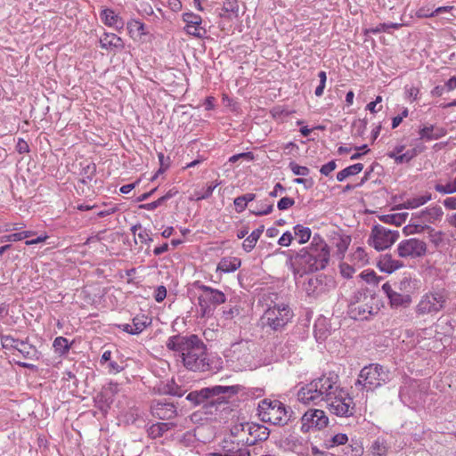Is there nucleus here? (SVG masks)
Segmentation results:
<instances>
[{"instance_id": "1", "label": "nucleus", "mask_w": 456, "mask_h": 456, "mask_svg": "<svg viewBox=\"0 0 456 456\" xmlns=\"http://www.w3.org/2000/svg\"><path fill=\"white\" fill-rule=\"evenodd\" d=\"M166 346L178 354L183 365L188 370L202 372L209 369L207 346L198 335L171 336L167 338Z\"/></svg>"}, {"instance_id": "2", "label": "nucleus", "mask_w": 456, "mask_h": 456, "mask_svg": "<svg viewBox=\"0 0 456 456\" xmlns=\"http://www.w3.org/2000/svg\"><path fill=\"white\" fill-rule=\"evenodd\" d=\"M288 261L295 276L302 277L304 273L326 268L330 261V248L319 234H314L310 246L290 256Z\"/></svg>"}, {"instance_id": "3", "label": "nucleus", "mask_w": 456, "mask_h": 456, "mask_svg": "<svg viewBox=\"0 0 456 456\" xmlns=\"http://www.w3.org/2000/svg\"><path fill=\"white\" fill-rule=\"evenodd\" d=\"M341 387L338 376L333 373L322 375L302 387L297 394V400L304 404L319 405L330 400Z\"/></svg>"}, {"instance_id": "4", "label": "nucleus", "mask_w": 456, "mask_h": 456, "mask_svg": "<svg viewBox=\"0 0 456 456\" xmlns=\"http://www.w3.org/2000/svg\"><path fill=\"white\" fill-rule=\"evenodd\" d=\"M238 391L237 386H214L191 391L186 399L194 406L202 405L207 412L212 413V408L216 411L221 405L228 403L229 398Z\"/></svg>"}, {"instance_id": "5", "label": "nucleus", "mask_w": 456, "mask_h": 456, "mask_svg": "<svg viewBox=\"0 0 456 456\" xmlns=\"http://www.w3.org/2000/svg\"><path fill=\"white\" fill-rule=\"evenodd\" d=\"M379 312V299L368 289L354 292L348 305V314L354 320H369Z\"/></svg>"}, {"instance_id": "6", "label": "nucleus", "mask_w": 456, "mask_h": 456, "mask_svg": "<svg viewBox=\"0 0 456 456\" xmlns=\"http://www.w3.org/2000/svg\"><path fill=\"white\" fill-rule=\"evenodd\" d=\"M390 380L391 371L387 368L379 363H370L360 370L354 386L362 390L372 392Z\"/></svg>"}, {"instance_id": "7", "label": "nucleus", "mask_w": 456, "mask_h": 456, "mask_svg": "<svg viewBox=\"0 0 456 456\" xmlns=\"http://www.w3.org/2000/svg\"><path fill=\"white\" fill-rule=\"evenodd\" d=\"M258 415L264 422L285 426L291 419L293 411L279 400L264 399L258 404Z\"/></svg>"}, {"instance_id": "8", "label": "nucleus", "mask_w": 456, "mask_h": 456, "mask_svg": "<svg viewBox=\"0 0 456 456\" xmlns=\"http://www.w3.org/2000/svg\"><path fill=\"white\" fill-rule=\"evenodd\" d=\"M293 312L285 303L269 305L260 318L262 328L281 331L293 318Z\"/></svg>"}, {"instance_id": "9", "label": "nucleus", "mask_w": 456, "mask_h": 456, "mask_svg": "<svg viewBox=\"0 0 456 456\" xmlns=\"http://www.w3.org/2000/svg\"><path fill=\"white\" fill-rule=\"evenodd\" d=\"M194 286L202 291V293L198 297L200 317L205 318L212 316L215 308L225 302V295L216 289L200 284V281H196Z\"/></svg>"}, {"instance_id": "10", "label": "nucleus", "mask_w": 456, "mask_h": 456, "mask_svg": "<svg viewBox=\"0 0 456 456\" xmlns=\"http://www.w3.org/2000/svg\"><path fill=\"white\" fill-rule=\"evenodd\" d=\"M325 403L330 412L338 417L348 418L355 412L354 400L343 387H339Z\"/></svg>"}, {"instance_id": "11", "label": "nucleus", "mask_w": 456, "mask_h": 456, "mask_svg": "<svg viewBox=\"0 0 456 456\" xmlns=\"http://www.w3.org/2000/svg\"><path fill=\"white\" fill-rule=\"evenodd\" d=\"M446 299L447 296L444 290L427 293L421 297L416 312L420 315L436 314L444 307Z\"/></svg>"}, {"instance_id": "12", "label": "nucleus", "mask_w": 456, "mask_h": 456, "mask_svg": "<svg viewBox=\"0 0 456 456\" xmlns=\"http://www.w3.org/2000/svg\"><path fill=\"white\" fill-rule=\"evenodd\" d=\"M398 231H391L382 225H374L368 243L375 249L380 251L391 247L399 238Z\"/></svg>"}, {"instance_id": "13", "label": "nucleus", "mask_w": 456, "mask_h": 456, "mask_svg": "<svg viewBox=\"0 0 456 456\" xmlns=\"http://www.w3.org/2000/svg\"><path fill=\"white\" fill-rule=\"evenodd\" d=\"M334 287L335 282L333 279L324 274L309 277L303 284L304 290L307 296L314 297L330 291Z\"/></svg>"}, {"instance_id": "14", "label": "nucleus", "mask_w": 456, "mask_h": 456, "mask_svg": "<svg viewBox=\"0 0 456 456\" xmlns=\"http://www.w3.org/2000/svg\"><path fill=\"white\" fill-rule=\"evenodd\" d=\"M301 431L307 433L310 431L322 430L329 424V418L322 410L311 409L305 412L301 418Z\"/></svg>"}, {"instance_id": "15", "label": "nucleus", "mask_w": 456, "mask_h": 456, "mask_svg": "<svg viewBox=\"0 0 456 456\" xmlns=\"http://www.w3.org/2000/svg\"><path fill=\"white\" fill-rule=\"evenodd\" d=\"M397 252L401 257H419L426 254L427 244L416 238L403 240L398 244Z\"/></svg>"}, {"instance_id": "16", "label": "nucleus", "mask_w": 456, "mask_h": 456, "mask_svg": "<svg viewBox=\"0 0 456 456\" xmlns=\"http://www.w3.org/2000/svg\"><path fill=\"white\" fill-rule=\"evenodd\" d=\"M255 344L251 340H240L231 346L230 356L239 362L240 365L250 363L252 360V348Z\"/></svg>"}, {"instance_id": "17", "label": "nucleus", "mask_w": 456, "mask_h": 456, "mask_svg": "<svg viewBox=\"0 0 456 456\" xmlns=\"http://www.w3.org/2000/svg\"><path fill=\"white\" fill-rule=\"evenodd\" d=\"M209 456H250L249 450L239 442L224 439L219 452L209 453Z\"/></svg>"}, {"instance_id": "18", "label": "nucleus", "mask_w": 456, "mask_h": 456, "mask_svg": "<svg viewBox=\"0 0 456 456\" xmlns=\"http://www.w3.org/2000/svg\"><path fill=\"white\" fill-rule=\"evenodd\" d=\"M183 20L186 23L184 31L191 36L197 38H203L207 34V30L202 28V19L200 15L193 12H184L183 14Z\"/></svg>"}, {"instance_id": "19", "label": "nucleus", "mask_w": 456, "mask_h": 456, "mask_svg": "<svg viewBox=\"0 0 456 456\" xmlns=\"http://www.w3.org/2000/svg\"><path fill=\"white\" fill-rule=\"evenodd\" d=\"M382 290L388 297L390 305L393 308H405L408 307L411 303V295L406 293L403 294L394 289L392 284L388 281L382 285Z\"/></svg>"}, {"instance_id": "20", "label": "nucleus", "mask_w": 456, "mask_h": 456, "mask_svg": "<svg viewBox=\"0 0 456 456\" xmlns=\"http://www.w3.org/2000/svg\"><path fill=\"white\" fill-rule=\"evenodd\" d=\"M151 411V414L159 419H171L177 415L176 406L166 401H154Z\"/></svg>"}, {"instance_id": "21", "label": "nucleus", "mask_w": 456, "mask_h": 456, "mask_svg": "<svg viewBox=\"0 0 456 456\" xmlns=\"http://www.w3.org/2000/svg\"><path fill=\"white\" fill-rule=\"evenodd\" d=\"M403 266V262L395 259L390 254L380 256L378 261V267L379 270L387 273H392Z\"/></svg>"}, {"instance_id": "22", "label": "nucleus", "mask_w": 456, "mask_h": 456, "mask_svg": "<svg viewBox=\"0 0 456 456\" xmlns=\"http://www.w3.org/2000/svg\"><path fill=\"white\" fill-rule=\"evenodd\" d=\"M100 45L106 50H122L125 47L122 38L113 33H104L100 38Z\"/></svg>"}, {"instance_id": "23", "label": "nucleus", "mask_w": 456, "mask_h": 456, "mask_svg": "<svg viewBox=\"0 0 456 456\" xmlns=\"http://www.w3.org/2000/svg\"><path fill=\"white\" fill-rule=\"evenodd\" d=\"M443 216V210L440 207H433L412 214L411 219H419L423 222L433 223Z\"/></svg>"}, {"instance_id": "24", "label": "nucleus", "mask_w": 456, "mask_h": 456, "mask_svg": "<svg viewBox=\"0 0 456 456\" xmlns=\"http://www.w3.org/2000/svg\"><path fill=\"white\" fill-rule=\"evenodd\" d=\"M16 351L28 360L37 361L41 357V353L37 346L28 343V338L20 343Z\"/></svg>"}, {"instance_id": "25", "label": "nucleus", "mask_w": 456, "mask_h": 456, "mask_svg": "<svg viewBox=\"0 0 456 456\" xmlns=\"http://www.w3.org/2000/svg\"><path fill=\"white\" fill-rule=\"evenodd\" d=\"M447 131L444 127H436L431 125L424 126L419 132V138L426 141L438 140L446 134Z\"/></svg>"}, {"instance_id": "26", "label": "nucleus", "mask_w": 456, "mask_h": 456, "mask_svg": "<svg viewBox=\"0 0 456 456\" xmlns=\"http://www.w3.org/2000/svg\"><path fill=\"white\" fill-rule=\"evenodd\" d=\"M248 434L253 437L251 444H256L258 441H265L268 439L270 431L261 424L251 423L248 426Z\"/></svg>"}, {"instance_id": "27", "label": "nucleus", "mask_w": 456, "mask_h": 456, "mask_svg": "<svg viewBox=\"0 0 456 456\" xmlns=\"http://www.w3.org/2000/svg\"><path fill=\"white\" fill-rule=\"evenodd\" d=\"M175 427L172 422H158L152 424L147 428V434L151 439H157L161 437L167 431L170 430Z\"/></svg>"}, {"instance_id": "28", "label": "nucleus", "mask_w": 456, "mask_h": 456, "mask_svg": "<svg viewBox=\"0 0 456 456\" xmlns=\"http://www.w3.org/2000/svg\"><path fill=\"white\" fill-rule=\"evenodd\" d=\"M239 4L238 0H224L223 7L219 12L221 18L232 19L238 17Z\"/></svg>"}, {"instance_id": "29", "label": "nucleus", "mask_w": 456, "mask_h": 456, "mask_svg": "<svg viewBox=\"0 0 456 456\" xmlns=\"http://www.w3.org/2000/svg\"><path fill=\"white\" fill-rule=\"evenodd\" d=\"M432 199L431 194L427 192L425 195L414 197L406 200L404 202L399 205L400 209H413L420 206L425 205L428 201Z\"/></svg>"}, {"instance_id": "30", "label": "nucleus", "mask_w": 456, "mask_h": 456, "mask_svg": "<svg viewBox=\"0 0 456 456\" xmlns=\"http://www.w3.org/2000/svg\"><path fill=\"white\" fill-rule=\"evenodd\" d=\"M241 261L238 257H224L217 265V270L223 273H232L240 267Z\"/></svg>"}, {"instance_id": "31", "label": "nucleus", "mask_w": 456, "mask_h": 456, "mask_svg": "<svg viewBox=\"0 0 456 456\" xmlns=\"http://www.w3.org/2000/svg\"><path fill=\"white\" fill-rule=\"evenodd\" d=\"M265 226L260 225L258 228L255 229L242 243V248L246 252H250L256 245L257 240L261 237L264 232Z\"/></svg>"}, {"instance_id": "32", "label": "nucleus", "mask_w": 456, "mask_h": 456, "mask_svg": "<svg viewBox=\"0 0 456 456\" xmlns=\"http://www.w3.org/2000/svg\"><path fill=\"white\" fill-rule=\"evenodd\" d=\"M101 18L105 25L115 28H122L124 23L121 19L110 9H104L101 12Z\"/></svg>"}, {"instance_id": "33", "label": "nucleus", "mask_w": 456, "mask_h": 456, "mask_svg": "<svg viewBox=\"0 0 456 456\" xmlns=\"http://www.w3.org/2000/svg\"><path fill=\"white\" fill-rule=\"evenodd\" d=\"M392 286L394 289L409 295H411L414 289L413 281L409 276H403L400 281L394 282Z\"/></svg>"}, {"instance_id": "34", "label": "nucleus", "mask_w": 456, "mask_h": 456, "mask_svg": "<svg viewBox=\"0 0 456 456\" xmlns=\"http://www.w3.org/2000/svg\"><path fill=\"white\" fill-rule=\"evenodd\" d=\"M273 210V203L269 201L268 199L258 201L253 209H250V213L256 216H262L269 215Z\"/></svg>"}, {"instance_id": "35", "label": "nucleus", "mask_w": 456, "mask_h": 456, "mask_svg": "<svg viewBox=\"0 0 456 456\" xmlns=\"http://www.w3.org/2000/svg\"><path fill=\"white\" fill-rule=\"evenodd\" d=\"M362 169L363 165L362 163L351 165L337 174V180L338 182H343L347 177L359 174Z\"/></svg>"}, {"instance_id": "36", "label": "nucleus", "mask_w": 456, "mask_h": 456, "mask_svg": "<svg viewBox=\"0 0 456 456\" xmlns=\"http://www.w3.org/2000/svg\"><path fill=\"white\" fill-rule=\"evenodd\" d=\"M161 392L165 395H170L177 397L183 395L184 391L173 379L165 384Z\"/></svg>"}, {"instance_id": "37", "label": "nucleus", "mask_w": 456, "mask_h": 456, "mask_svg": "<svg viewBox=\"0 0 456 456\" xmlns=\"http://www.w3.org/2000/svg\"><path fill=\"white\" fill-rule=\"evenodd\" d=\"M388 446L384 440L377 439L370 446L371 456H387Z\"/></svg>"}, {"instance_id": "38", "label": "nucleus", "mask_w": 456, "mask_h": 456, "mask_svg": "<svg viewBox=\"0 0 456 456\" xmlns=\"http://www.w3.org/2000/svg\"><path fill=\"white\" fill-rule=\"evenodd\" d=\"M0 339L3 348L7 350H17L18 346H20V343L23 341L21 339L15 338L11 335L4 334H0Z\"/></svg>"}, {"instance_id": "39", "label": "nucleus", "mask_w": 456, "mask_h": 456, "mask_svg": "<svg viewBox=\"0 0 456 456\" xmlns=\"http://www.w3.org/2000/svg\"><path fill=\"white\" fill-rule=\"evenodd\" d=\"M351 242L350 236H339L336 241L337 255L339 259H342L345 256L346 251Z\"/></svg>"}, {"instance_id": "40", "label": "nucleus", "mask_w": 456, "mask_h": 456, "mask_svg": "<svg viewBox=\"0 0 456 456\" xmlns=\"http://www.w3.org/2000/svg\"><path fill=\"white\" fill-rule=\"evenodd\" d=\"M294 232L297 237H298V242L300 244H304L307 242L311 238V229L308 227H305L301 224H297L294 226Z\"/></svg>"}, {"instance_id": "41", "label": "nucleus", "mask_w": 456, "mask_h": 456, "mask_svg": "<svg viewBox=\"0 0 456 456\" xmlns=\"http://www.w3.org/2000/svg\"><path fill=\"white\" fill-rule=\"evenodd\" d=\"M35 232L33 231H24L20 232H15L12 234L5 235L1 238V242L4 241H20L27 238H30L35 235Z\"/></svg>"}, {"instance_id": "42", "label": "nucleus", "mask_w": 456, "mask_h": 456, "mask_svg": "<svg viewBox=\"0 0 456 456\" xmlns=\"http://www.w3.org/2000/svg\"><path fill=\"white\" fill-rule=\"evenodd\" d=\"M53 346L55 352L60 354H64L69 350V341L64 337H57L53 341Z\"/></svg>"}, {"instance_id": "43", "label": "nucleus", "mask_w": 456, "mask_h": 456, "mask_svg": "<svg viewBox=\"0 0 456 456\" xmlns=\"http://www.w3.org/2000/svg\"><path fill=\"white\" fill-rule=\"evenodd\" d=\"M435 189L436 191L443 193V194H452L456 192V178L453 182L449 183L445 185L437 183L435 186Z\"/></svg>"}, {"instance_id": "44", "label": "nucleus", "mask_w": 456, "mask_h": 456, "mask_svg": "<svg viewBox=\"0 0 456 456\" xmlns=\"http://www.w3.org/2000/svg\"><path fill=\"white\" fill-rule=\"evenodd\" d=\"M218 185H219V183H216L215 184H210L207 188L202 189V191H196L195 192L196 200H202L208 199L212 195L216 187Z\"/></svg>"}, {"instance_id": "45", "label": "nucleus", "mask_w": 456, "mask_h": 456, "mask_svg": "<svg viewBox=\"0 0 456 456\" xmlns=\"http://www.w3.org/2000/svg\"><path fill=\"white\" fill-rule=\"evenodd\" d=\"M419 220V219H416V220L411 219V224H409L408 226H406L404 229L408 230L409 233H420V232H423L426 229H430V227L428 225H423L421 224H419L418 223Z\"/></svg>"}, {"instance_id": "46", "label": "nucleus", "mask_w": 456, "mask_h": 456, "mask_svg": "<svg viewBox=\"0 0 456 456\" xmlns=\"http://www.w3.org/2000/svg\"><path fill=\"white\" fill-rule=\"evenodd\" d=\"M291 172L295 175H302V176H306L309 175L310 173V170L307 167H304V166H299L298 164H297L296 162L294 161H291L289 165Z\"/></svg>"}, {"instance_id": "47", "label": "nucleus", "mask_w": 456, "mask_h": 456, "mask_svg": "<svg viewBox=\"0 0 456 456\" xmlns=\"http://www.w3.org/2000/svg\"><path fill=\"white\" fill-rule=\"evenodd\" d=\"M127 28L129 29L130 33H137L138 35L145 34L144 24L140 20H134L128 22Z\"/></svg>"}, {"instance_id": "48", "label": "nucleus", "mask_w": 456, "mask_h": 456, "mask_svg": "<svg viewBox=\"0 0 456 456\" xmlns=\"http://www.w3.org/2000/svg\"><path fill=\"white\" fill-rule=\"evenodd\" d=\"M318 77L320 79L319 86L315 88L314 94L317 97H321L323 94L324 88L327 81V74L325 71H320L318 73Z\"/></svg>"}, {"instance_id": "49", "label": "nucleus", "mask_w": 456, "mask_h": 456, "mask_svg": "<svg viewBox=\"0 0 456 456\" xmlns=\"http://www.w3.org/2000/svg\"><path fill=\"white\" fill-rule=\"evenodd\" d=\"M452 8V7H451V6H441V7L436 8L434 12H432L430 13L424 12V11L422 9H420L418 11L417 15H418V17H434L440 13L446 12L449 10H451Z\"/></svg>"}, {"instance_id": "50", "label": "nucleus", "mask_w": 456, "mask_h": 456, "mask_svg": "<svg viewBox=\"0 0 456 456\" xmlns=\"http://www.w3.org/2000/svg\"><path fill=\"white\" fill-rule=\"evenodd\" d=\"M240 314V308L238 305L230 306L228 309H224L223 317L225 320H232L234 317Z\"/></svg>"}, {"instance_id": "51", "label": "nucleus", "mask_w": 456, "mask_h": 456, "mask_svg": "<svg viewBox=\"0 0 456 456\" xmlns=\"http://www.w3.org/2000/svg\"><path fill=\"white\" fill-rule=\"evenodd\" d=\"M407 216V213L402 215H387L383 216L382 220L386 223L396 224L399 225L403 221V217H405Z\"/></svg>"}, {"instance_id": "52", "label": "nucleus", "mask_w": 456, "mask_h": 456, "mask_svg": "<svg viewBox=\"0 0 456 456\" xmlns=\"http://www.w3.org/2000/svg\"><path fill=\"white\" fill-rule=\"evenodd\" d=\"M294 204L295 200L292 198L283 197L278 201L277 208L279 210H286L291 208Z\"/></svg>"}, {"instance_id": "53", "label": "nucleus", "mask_w": 456, "mask_h": 456, "mask_svg": "<svg viewBox=\"0 0 456 456\" xmlns=\"http://www.w3.org/2000/svg\"><path fill=\"white\" fill-rule=\"evenodd\" d=\"M133 331L135 335L140 334L147 326L145 322H142L139 317L133 319Z\"/></svg>"}, {"instance_id": "54", "label": "nucleus", "mask_w": 456, "mask_h": 456, "mask_svg": "<svg viewBox=\"0 0 456 456\" xmlns=\"http://www.w3.org/2000/svg\"><path fill=\"white\" fill-rule=\"evenodd\" d=\"M347 441V436L346 434L339 433L332 436L331 446L346 444Z\"/></svg>"}, {"instance_id": "55", "label": "nucleus", "mask_w": 456, "mask_h": 456, "mask_svg": "<svg viewBox=\"0 0 456 456\" xmlns=\"http://www.w3.org/2000/svg\"><path fill=\"white\" fill-rule=\"evenodd\" d=\"M240 159H245L247 160H253L254 154L251 151L235 154V155H232V157H230L229 162L235 163Z\"/></svg>"}, {"instance_id": "56", "label": "nucleus", "mask_w": 456, "mask_h": 456, "mask_svg": "<svg viewBox=\"0 0 456 456\" xmlns=\"http://www.w3.org/2000/svg\"><path fill=\"white\" fill-rule=\"evenodd\" d=\"M336 167H337L336 161L331 160V161L328 162L327 164L323 165L321 167L320 172L322 175L328 176L332 171H334L336 169Z\"/></svg>"}, {"instance_id": "57", "label": "nucleus", "mask_w": 456, "mask_h": 456, "mask_svg": "<svg viewBox=\"0 0 456 456\" xmlns=\"http://www.w3.org/2000/svg\"><path fill=\"white\" fill-rule=\"evenodd\" d=\"M293 240V235L290 232H284L278 240V244L282 247H288L290 245Z\"/></svg>"}, {"instance_id": "58", "label": "nucleus", "mask_w": 456, "mask_h": 456, "mask_svg": "<svg viewBox=\"0 0 456 456\" xmlns=\"http://www.w3.org/2000/svg\"><path fill=\"white\" fill-rule=\"evenodd\" d=\"M163 203L164 202L161 200V199L159 198L157 200L152 201L151 203L142 204L139 206V208L142 209L151 211L161 206Z\"/></svg>"}, {"instance_id": "59", "label": "nucleus", "mask_w": 456, "mask_h": 456, "mask_svg": "<svg viewBox=\"0 0 456 456\" xmlns=\"http://www.w3.org/2000/svg\"><path fill=\"white\" fill-rule=\"evenodd\" d=\"M167 297V289L164 286H159L155 292V300L157 302H162Z\"/></svg>"}, {"instance_id": "60", "label": "nucleus", "mask_w": 456, "mask_h": 456, "mask_svg": "<svg viewBox=\"0 0 456 456\" xmlns=\"http://www.w3.org/2000/svg\"><path fill=\"white\" fill-rule=\"evenodd\" d=\"M16 150L20 154L26 153L29 151V146L25 140L20 138L16 145Z\"/></svg>"}, {"instance_id": "61", "label": "nucleus", "mask_w": 456, "mask_h": 456, "mask_svg": "<svg viewBox=\"0 0 456 456\" xmlns=\"http://www.w3.org/2000/svg\"><path fill=\"white\" fill-rule=\"evenodd\" d=\"M233 203L236 208L237 213L243 212L247 208V204L245 203L241 196L235 198Z\"/></svg>"}, {"instance_id": "62", "label": "nucleus", "mask_w": 456, "mask_h": 456, "mask_svg": "<svg viewBox=\"0 0 456 456\" xmlns=\"http://www.w3.org/2000/svg\"><path fill=\"white\" fill-rule=\"evenodd\" d=\"M158 157L160 163V168L159 169L158 173H163L169 167V159L167 158L166 159L162 152H159Z\"/></svg>"}, {"instance_id": "63", "label": "nucleus", "mask_w": 456, "mask_h": 456, "mask_svg": "<svg viewBox=\"0 0 456 456\" xmlns=\"http://www.w3.org/2000/svg\"><path fill=\"white\" fill-rule=\"evenodd\" d=\"M412 159V155L409 154V152H405L395 158V162L396 164H402L404 162H409Z\"/></svg>"}, {"instance_id": "64", "label": "nucleus", "mask_w": 456, "mask_h": 456, "mask_svg": "<svg viewBox=\"0 0 456 456\" xmlns=\"http://www.w3.org/2000/svg\"><path fill=\"white\" fill-rule=\"evenodd\" d=\"M444 206L452 210L456 209V197H450L444 200Z\"/></svg>"}]
</instances>
